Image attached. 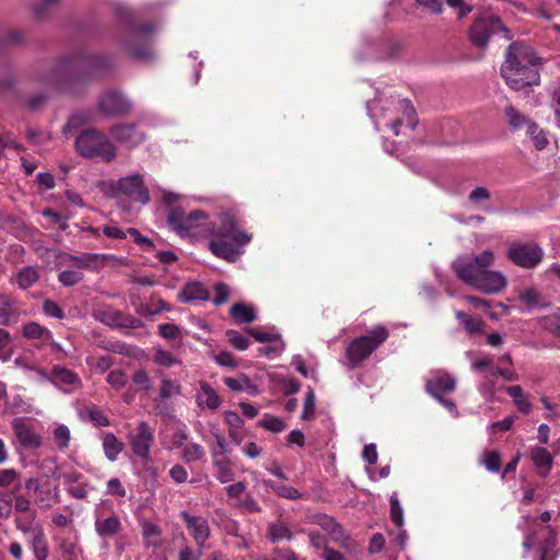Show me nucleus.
<instances>
[{
    "instance_id": "34",
    "label": "nucleus",
    "mask_w": 560,
    "mask_h": 560,
    "mask_svg": "<svg viewBox=\"0 0 560 560\" xmlns=\"http://www.w3.org/2000/svg\"><path fill=\"white\" fill-rule=\"evenodd\" d=\"M212 463L217 469V479L221 483H228L233 480V464L229 457L212 459Z\"/></svg>"
},
{
    "instance_id": "8",
    "label": "nucleus",
    "mask_w": 560,
    "mask_h": 560,
    "mask_svg": "<svg viewBox=\"0 0 560 560\" xmlns=\"http://www.w3.org/2000/svg\"><path fill=\"white\" fill-rule=\"evenodd\" d=\"M557 545V530L550 526L533 521L528 532L524 536L523 548L524 557L534 548L536 549H553Z\"/></svg>"
},
{
    "instance_id": "45",
    "label": "nucleus",
    "mask_w": 560,
    "mask_h": 560,
    "mask_svg": "<svg viewBox=\"0 0 560 560\" xmlns=\"http://www.w3.org/2000/svg\"><path fill=\"white\" fill-rule=\"evenodd\" d=\"M258 425L272 433H279L285 428L283 420L271 415H265Z\"/></svg>"
},
{
    "instance_id": "21",
    "label": "nucleus",
    "mask_w": 560,
    "mask_h": 560,
    "mask_svg": "<svg viewBox=\"0 0 560 560\" xmlns=\"http://www.w3.org/2000/svg\"><path fill=\"white\" fill-rule=\"evenodd\" d=\"M94 529L102 539H114L120 535L124 526L119 516L112 513L106 517H96Z\"/></svg>"
},
{
    "instance_id": "1",
    "label": "nucleus",
    "mask_w": 560,
    "mask_h": 560,
    "mask_svg": "<svg viewBox=\"0 0 560 560\" xmlns=\"http://www.w3.org/2000/svg\"><path fill=\"white\" fill-rule=\"evenodd\" d=\"M541 66V58L530 46L514 42L505 51L501 74L512 90L526 91L540 83Z\"/></svg>"
},
{
    "instance_id": "4",
    "label": "nucleus",
    "mask_w": 560,
    "mask_h": 560,
    "mask_svg": "<svg viewBox=\"0 0 560 560\" xmlns=\"http://www.w3.org/2000/svg\"><path fill=\"white\" fill-rule=\"evenodd\" d=\"M77 152L84 158H100L110 162L117 156L116 145L101 131L94 128L83 130L75 140Z\"/></svg>"
},
{
    "instance_id": "48",
    "label": "nucleus",
    "mask_w": 560,
    "mask_h": 560,
    "mask_svg": "<svg viewBox=\"0 0 560 560\" xmlns=\"http://www.w3.org/2000/svg\"><path fill=\"white\" fill-rule=\"evenodd\" d=\"M15 527L24 535L28 537L35 529L42 528L39 524L34 523V516L32 517H16L14 520Z\"/></svg>"
},
{
    "instance_id": "57",
    "label": "nucleus",
    "mask_w": 560,
    "mask_h": 560,
    "mask_svg": "<svg viewBox=\"0 0 560 560\" xmlns=\"http://www.w3.org/2000/svg\"><path fill=\"white\" fill-rule=\"evenodd\" d=\"M226 337L230 343L237 350H246L249 346L248 339L235 330H228Z\"/></svg>"
},
{
    "instance_id": "46",
    "label": "nucleus",
    "mask_w": 560,
    "mask_h": 560,
    "mask_svg": "<svg viewBox=\"0 0 560 560\" xmlns=\"http://www.w3.org/2000/svg\"><path fill=\"white\" fill-rule=\"evenodd\" d=\"M182 394V386L172 380L163 378L161 381L160 387V397L162 399H168L173 396H178Z\"/></svg>"
},
{
    "instance_id": "12",
    "label": "nucleus",
    "mask_w": 560,
    "mask_h": 560,
    "mask_svg": "<svg viewBox=\"0 0 560 560\" xmlns=\"http://www.w3.org/2000/svg\"><path fill=\"white\" fill-rule=\"evenodd\" d=\"M128 55L137 61L148 62L154 58V51L150 44V33L139 30L131 32L124 43Z\"/></svg>"
},
{
    "instance_id": "61",
    "label": "nucleus",
    "mask_w": 560,
    "mask_h": 560,
    "mask_svg": "<svg viewBox=\"0 0 560 560\" xmlns=\"http://www.w3.org/2000/svg\"><path fill=\"white\" fill-rule=\"evenodd\" d=\"M43 311L47 316H50V317H54L57 319H62L65 317V312L62 311V308L56 302H54L51 300L44 301Z\"/></svg>"
},
{
    "instance_id": "63",
    "label": "nucleus",
    "mask_w": 560,
    "mask_h": 560,
    "mask_svg": "<svg viewBox=\"0 0 560 560\" xmlns=\"http://www.w3.org/2000/svg\"><path fill=\"white\" fill-rule=\"evenodd\" d=\"M229 296H230V289L226 284H224V283L215 284L214 298H213L214 305L219 306V305L224 304L229 300Z\"/></svg>"
},
{
    "instance_id": "41",
    "label": "nucleus",
    "mask_w": 560,
    "mask_h": 560,
    "mask_svg": "<svg viewBox=\"0 0 560 560\" xmlns=\"http://www.w3.org/2000/svg\"><path fill=\"white\" fill-rule=\"evenodd\" d=\"M52 438L57 448L63 451L69 447L71 440L70 429L65 424H58L52 431Z\"/></svg>"
},
{
    "instance_id": "14",
    "label": "nucleus",
    "mask_w": 560,
    "mask_h": 560,
    "mask_svg": "<svg viewBox=\"0 0 560 560\" xmlns=\"http://www.w3.org/2000/svg\"><path fill=\"white\" fill-rule=\"evenodd\" d=\"M128 440L133 454L142 460L149 462L150 450L154 442V435L149 424L141 421L137 427L136 433L129 434Z\"/></svg>"
},
{
    "instance_id": "9",
    "label": "nucleus",
    "mask_w": 560,
    "mask_h": 560,
    "mask_svg": "<svg viewBox=\"0 0 560 560\" xmlns=\"http://www.w3.org/2000/svg\"><path fill=\"white\" fill-rule=\"evenodd\" d=\"M208 214L202 210L185 213L182 208H173L167 215L170 226L179 235H187L191 230L205 224Z\"/></svg>"
},
{
    "instance_id": "15",
    "label": "nucleus",
    "mask_w": 560,
    "mask_h": 560,
    "mask_svg": "<svg viewBox=\"0 0 560 560\" xmlns=\"http://www.w3.org/2000/svg\"><path fill=\"white\" fill-rule=\"evenodd\" d=\"M113 139L119 144L132 149L145 140V133L136 124H116L108 130Z\"/></svg>"
},
{
    "instance_id": "18",
    "label": "nucleus",
    "mask_w": 560,
    "mask_h": 560,
    "mask_svg": "<svg viewBox=\"0 0 560 560\" xmlns=\"http://www.w3.org/2000/svg\"><path fill=\"white\" fill-rule=\"evenodd\" d=\"M130 103L118 92L104 93L98 100V109L106 116H120L130 110Z\"/></svg>"
},
{
    "instance_id": "43",
    "label": "nucleus",
    "mask_w": 560,
    "mask_h": 560,
    "mask_svg": "<svg viewBox=\"0 0 560 560\" xmlns=\"http://www.w3.org/2000/svg\"><path fill=\"white\" fill-rule=\"evenodd\" d=\"M91 120V115L86 112H78L72 114L66 125L62 127V132L68 135L70 131L78 129Z\"/></svg>"
},
{
    "instance_id": "3",
    "label": "nucleus",
    "mask_w": 560,
    "mask_h": 560,
    "mask_svg": "<svg viewBox=\"0 0 560 560\" xmlns=\"http://www.w3.org/2000/svg\"><path fill=\"white\" fill-rule=\"evenodd\" d=\"M389 336L385 326L373 327L368 335L360 336L352 340L345 351V365L349 370L357 369L366 360Z\"/></svg>"
},
{
    "instance_id": "37",
    "label": "nucleus",
    "mask_w": 560,
    "mask_h": 560,
    "mask_svg": "<svg viewBox=\"0 0 560 560\" xmlns=\"http://www.w3.org/2000/svg\"><path fill=\"white\" fill-rule=\"evenodd\" d=\"M505 116L508 118V121L512 129H521L523 127H526V130L528 129V126L530 124H534L530 121L526 116L521 114L516 108L513 106H506L505 107Z\"/></svg>"
},
{
    "instance_id": "35",
    "label": "nucleus",
    "mask_w": 560,
    "mask_h": 560,
    "mask_svg": "<svg viewBox=\"0 0 560 560\" xmlns=\"http://www.w3.org/2000/svg\"><path fill=\"white\" fill-rule=\"evenodd\" d=\"M456 318L463 324L466 331L469 334H480L483 330V320L479 317H472L465 312L457 311Z\"/></svg>"
},
{
    "instance_id": "55",
    "label": "nucleus",
    "mask_w": 560,
    "mask_h": 560,
    "mask_svg": "<svg viewBox=\"0 0 560 560\" xmlns=\"http://www.w3.org/2000/svg\"><path fill=\"white\" fill-rule=\"evenodd\" d=\"M314 412H315V394H314V390L310 388L305 395V399H304V404H303V412H302L301 418L303 420H310L314 417Z\"/></svg>"
},
{
    "instance_id": "30",
    "label": "nucleus",
    "mask_w": 560,
    "mask_h": 560,
    "mask_svg": "<svg viewBox=\"0 0 560 560\" xmlns=\"http://www.w3.org/2000/svg\"><path fill=\"white\" fill-rule=\"evenodd\" d=\"M267 535L272 542L281 540L290 541L293 539V533L290 526L282 521L270 523L267 527Z\"/></svg>"
},
{
    "instance_id": "25",
    "label": "nucleus",
    "mask_w": 560,
    "mask_h": 560,
    "mask_svg": "<svg viewBox=\"0 0 560 560\" xmlns=\"http://www.w3.org/2000/svg\"><path fill=\"white\" fill-rule=\"evenodd\" d=\"M26 541L31 546L36 560H47L48 545L43 527L35 529V532L26 537Z\"/></svg>"
},
{
    "instance_id": "6",
    "label": "nucleus",
    "mask_w": 560,
    "mask_h": 560,
    "mask_svg": "<svg viewBox=\"0 0 560 560\" xmlns=\"http://www.w3.org/2000/svg\"><path fill=\"white\" fill-rule=\"evenodd\" d=\"M494 260V253L487 249L477 255L458 256L452 262V269L460 281L472 287L482 272L493 266Z\"/></svg>"
},
{
    "instance_id": "17",
    "label": "nucleus",
    "mask_w": 560,
    "mask_h": 560,
    "mask_svg": "<svg viewBox=\"0 0 560 560\" xmlns=\"http://www.w3.org/2000/svg\"><path fill=\"white\" fill-rule=\"evenodd\" d=\"M506 285L508 279L501 271L487 268L471 288L483 294H498Z\"/></svg>"
},
{
    "instance_id": "31",
    "label": "nucleus",
    "mask_w": 560,
    "mask_h": 560,
    "mask_svg": "<svg viewBox=\"0 0 560 560\" xmlns=\"http://www.w3.org/2000/svg\"><path fill=\"white\" fill-rule=\"evenodd\" d=\"M36 505L40 509H50L54 503L58 502V489L45 482V487L40 489L34 497Z\"/></svg>"
},
{
    "instance_id": "36",
    "label": "nucleus",
    "mask_w": 560,
    "mask_h": 560,
    "mask_svg": "<svg viewBox=\"0 0 560 560\" xmlns=\"http://www.w3.org/2000/svg\"><path fill=\"white\" fill-rule=\"evenodd\" d=\"M205 456H206L205 448L202 447V445H200L196 442L187 443L183 447L182 455H180L182 459L187 464L199 462V460L203 459Z\"/></svg>"
},
{
    "instance_id": "13",
    "label": "nucleus",
    "mask_w": 560,
    "mask_h": 560,
    "mask_svg": "<svg viewBox=\"0 0 560 560\" xmlns=\"http://www.w3.org/2000/svg\"><path fill=\"white\" fill-rule=\"evenodd\" d=\"M179 517L183 520L186 529L195 540L197 547L203 549L211 535L208 518L202 515L194 514L187 510L182 511L179 513Z\"/></svg>"
},
{
    "instance_id": "32",
    "label": "nucleus",
    "mask_w": 560,
    "mask_h": 560,
    "mask_svg": "<svg viewBox=\"0 0 560 560\" xmlns=\"http://www.w3.org/2000/svg\"><path fill=\"white\" fill-rule=\"evenodd\" d=\"M38 279V270L33 266H25L15 275L16 284L22 290L31 288Z\"/></svg>"
},
{
    "instance_id": "38",
    "label": "nucleus",
    "mask_w": 560,
    "mask_h": 560,
    "mask_svg": "<svg viewBox=\"0 0 560 560\" xmlns=\"http://www.w3.org/2000/svg\"><path fill=\"white\" fill-rule=\"evenodd\" d=\"M508 394L513 398L518 410L523 413H528L532 410V405L523 393L520 385L510 386L506 388Z\"/></svg>"
},
{
    "instance_id": "40",
    "label": "nucleus",
    "mask_w": 560,
    "mask_h": 560,
    "mask_svg": "<svg viewBox=\"0 0 560 560\" xmlns=\"http://www.w3.org/2000/svg\"><path fill=\"white\" fill-rule=\"evenodd\" d=\"M481 465L486 467V469L490 472H499L501 469V455L497 451H485L482 453Z\"/></svg>"
},
{
    "instance_id": "24",
    "label": "nucleus",
    "mask_w": 560,
    "mask_h": 560,
    "mask_svg": "<svg viewBox=\"0 0 560 560\" xmlns=\"http://www.w3.org/2000/svg\"><path fill=\"white\" fill-rule=\"evenodd\" d=\"M38 373L43 378L52 382L54 384H66V385H80V377L71 370L56 365L51 370V376H48L44 370H39Z\"/></svg>"
},
{
    "instance_id": "22",
    "label": "nucleus",
    "mask_w": 560,
    "mask_h": 560,
    "mask_svg": "<svg viewBox=\"0 0 560 560\" xmlns=\"http://www.w3.org/2000/svg\"><path fill=\"white\" fill-rule=\"evenodd\" d=\"M196 404L201 409L217 410L222 404L217 390L206 381L199 382V389L196 394Z\"/></svg>"
},
{
    "instance_id": "28",
    "label": "nucleus",
    "mask_w": 560,
    "mask_h": 560,
    "mask_svg": "<svg viewBox=\"0 0 560 560\" xmlns=\"http://www.w3.org/2000/svg\"><path fill=\"white\" fill-rule=\"evenodd\" d=\"M103 451L107 460L114 463L124 451L125 444L114 433H105L103 436Z\"/></svg>"
},
{
    "instance_id": "53",
    "label": "nucleus",
    "mask_w": 560,
    "mask_h": 560,
    "mask_svg": "<svg viewBox=\"0 0 560 560\" xmlns=\"http://www.w3.org/2000/svg\"><path fill=\"white\" fill-rule=\"evenodd\" d=\"M224 384L233 392H243L250 387V381L246 375L240 377H225Z\"/></svg>"
},
{
    "instance_id": "49",
    "label": "nucleus",
    "mask_w": 560,
    "mask_h": 560,
    "mask_svg": "<svg viewBox=\"0 0 560 560\" xmlns=\"http://www.w3.org/2000/svg\"><path fill=\"white\" fill-rule=\"evenodd\" d=\"M120 316L121 312L108 308L100 311L96 318L108 326L119 327Z\"/></svg>"
},
{
    "instance_id": "23",
    "label": "nucleus",
    "mask_w": 560,
    "mask_h": 560,
    "mask_svg": "<svg viewBox=\"0 0 560 560\" xmlns=\"http://www.w3.org/2000/svg\"><path fill=\"white\" fill-rule=\"evenodd\" d=\"M209 291L200 282H189L178 293V300L182 303H192L197 301L209 300Z\"/></svg>"
},
{
    "instance_id": "44",
    "label": "nucleus",
    "mask_w": 560,
    "mask_h": 560,
    "mask_svg": "<svg viewBox=\"0 0 560 560\" xmlns=\"http://www.w3.org/2000/svg\"><path fill=\"white\" fill-rule=\"evenodd\" d=\"M518 299L528 308H535L540 305L541 295L540 292L535 288L525 289L520 293Z\"/></svg>"
},
{
    "instance_id": "11",
    "label": "nucleus",
    "mask_w": 560,
    "mask_h": 560,
    "mask_svg": "<svg viewBox=\"0 0 560 560\" xmlns=\"http://www.w3.org/2000/svg\"><path fill=\"white\" fill-rule=\"evenodd\" d=\"M113 188L119 195H125L133 201L147 205L150 201L149 190L144 185L143 176L139 173L119 178Z\"/></svg>"
},
{
    "instance_id": "27",
    "label": "nucleus",
    "mask_w": 560,
    "mask_h": 560,
    "mask_svg": "<svg viewBox=\"0 0 560 560\" xmlns=\"http://www.w3.org/2000/svg\"><path fill=\"white\" fill-rule=\"evenodd\" d=\"M530 457L539 475L547 476L552 467L551 454L546 448L536 446L530 450Z\"/></svg>"
},
{
    "instance_id": "56",
    "label": "nucleus",
    "mask_w": 560,
    "mask_h": 560,
    "mask_svg": "<svg viewBox=\"0 0 560 560\" xmlns=\"http://www.w3.org/2000/svg\"><path fill=\"white\" fill-rule=\"evenodd\" d=\"M59 281L66 287H72L83 279V275L77 270H65L58 276Z\"/></svg>"
},
{
    "instance_id": "7",
    "label": "nucleus",
    "mask_w": 560,
    "mask_h": 560,
    "mask_svg": "<svg viewBox=\"0 0 560 560\" xmlns=\"http://www.w3.org/2000/svg\"><path fill=\"white\" fill-rule=\"evenodd\" d=\"M508 259L523 269H535L545 257L542 247L536 242H512L506 249Z\"/></svg>"
},
{
    "instance_id": "59",
    "label": "nucleus",
    "mask_w": 560,
    "mask_h": 560,
    "mask_svg": "<svg viewBox=\"0 0 560 560\" xmlns=\"http://www.w3.org/2000/svg\"><path fill=\"white\" fill-rule=\"evenodd\" d=\"M106 381L112 387L120 389L127 384V375L121 370H113L108 373Z\"/></svg>"
},
{
    "instance_id": "10",
    "label": "nucleus",
    "mask_w": 560,
    "mask_h": 560,
    "mask_svg": "<svg viewBox=\"0 0 560 560\" xmlns=\"http://www.w3.org/2000/svg\"><path fill=\"white\" fill-rule=\"evenodd\" d=\"M307 524L318 525L335 542H339L346 549H354L355 541L351 540L342 526L330 515L325 513H311L305 517Z\"/></svg>"
},
{
    "instance_id": "26",
    "label": "nucleus",
    "mask_w": 560,
    "mask_h": 560,
    "mask_svg": "<svg viewBox=\"0 0 560 560\" xmlns=\"http://www.w3.org/2000/svg\"><path fill=\"white\" fill-rule=\"evenodd\" d=\"M22 331L23 336L27 339H42L45 342H49L55 349H60V346L52 340L50 330L36 322L25 324Z\"/></svg>"
},
{
    "instance_id": "60",
    "label": "nucleus",
    "mask_w": 560,
    "mask_h": 560,
    "mask_svg": "<svg viewBox=\"0 0 560 560\" xmlns=\"http://www.w3.org/2000/svg\"><path fill=\"white\" fill-rule=\"evenodd\" d=\"M106 493L116 498H125L127 491L118 478H110L106 485Z\"/></svg>"
},
{
    "instance_id": "16",
    "label": "nucleus",
    "mask_w": 560,
    "mask_h": 560,
    "mask_svg": "<svg viewBox=\"0 0 560 560\" xmlns=\"http://www.w3.org/2000/svg\"><path fill=\"white\" fill-rule=\"evenodd\" d=\"M107 261H122L113 255L84 253L82 255H66L65 262L72 267L86 269L91 271H100Z\"/></svg>"
},
{
    "instance_id": "19",
    "label": "nucleus",
    "mask_w": 560,
    "mask_h": 560,
    "mask_svg": "<svg viewBox=\"0 0 560 560\" xmlns=\"http://www.w3.org/2000/svg\"><path fill=\"white\" fill-rule=\"evenodd\" d=\"M12 430L22 447L26 450H35L42 445L40 436L35 432L33 427L25 419H13Z\"/></svg>"
},
{
    "instance_id": "42",
    "label": "nucleus",
    "mask_w": 560,
    "mask_h": 560,
    "mask_svg": "<svg viewBox=\"0 0 560 560\" xmlns=\"http://www.w3.org/2000/svg\"><path fill=\"white\" fill-rule=\"evenodd\" d=\"M212 434L215 440V444L210 445V453L212 459H220L226 457L225 455L230 453L231 450L225 438L218 432H213Z\"/></svg>"
},
{
    "instance_id": "51",
    "label": "nucleus",
    "mask_w": 560,
    "mask_h": 560,
    "mask_svg": "<svg viewBox=\"0 0 560 560\" xmlns=\"http://www.w3.org/2000/svg\"><path fill=\"white\" fill-rule=\"evenodd\" d=\"M183 540L184 545L178 550V560H200L202 549L198 547V550H194L185 537H183Z\"/></svg>"
},
{
    "instance_id": "2",
    "label": "nucleus",
    "mask_w": 560,
    "mask_h": 560,
    "mask_svg": "<svg viewBox=\"0 0 560 560\" xmlns=\"http://www.w3.org/2000/svg\"><path fill=\"white\" fill-rule=\"evenodd\" d=\"M209 249L217 257L234 262L243 254V247L252 241V234L237 228L233 215L224 213L219 218V226L211 230Z\"/></svg>"
},
{
    "instance_id": "52",
    "label": "nucleus",
    "mask_w": 560,
    "mask_h": 560,
    "mask_svg": "<svg viewBox=\"0 0 560 560\" xmlns=\"http://www.w3.org/2000/svg\"><path fill=\"white\" fill-rule=\"evenodd\" d=\"M18 311L9 299H4L0 305V325H9L13 317H16Z\"/></svg>"
},
{
    "instance_id": "47",
    "label": "nucleus",
    "mask_w": 560,
    "mask_h": 560,
    "mask_svg": "<svg viewBox=\"0 0 560 560\" xmlns=\"http://www.w3.org/2000/svg\"><path fill=\"white\" fill-rule=\"evenodd\" d=\"M526 132L532 137L534 145L538 150H542L548 144V139L545 136V132L534 122L528 126Z\"/></svg>"
},
{
    "instance_id": "33",
    "label": "nucleus",
    "mask_w": 560,
    "mask_h": 560,
    "mask_svg": "<svg viewBox=\"0 0 560 560\" xmlns=\"http://www.w3.org/2000/svg\"><path fill=\"white\" fill-rule=\"evenodd\" d=\"M231 316L238 324H248L256 319L254 308L247 306L244 303H235L230 310Z\"/></svg>"
},
{
    "instance_id": "5",
    "label": "nucleus",
    "mask_w": 560,
    "mask_h": 560,
    "mask_svg": "<svg viewBox=\"0 0 560 560\" xmlns=\"http://www.w3.org/2000/svg\"><path fill=\"white\" fill-rule=\"evenodd\" d=\"M503 33L505 39H511L512 35L495 14L483 11L475 15L468 30V39L470 44L478 49H486L491 36L495 33Z\"/></svg>"
},
{
    "instance_id": "39",
    "label": "nucleus",
    "mask_w": 560,
    "mask_h": 560,
    "mask_svg": "<svg viewBox=\"0 0 560 560\" xmlns=\"http://www.w3.org/2000/svg\"><path fill=\"white\" fill-rule=\"evenodd\" d=\"M264 485L272 489L278 495L289 500H296L300 499L302 495L298 489L291 486L278 485L271 480H265Z\"/></svg>"
},
{
    "instance_id": "62",
    "label": "nucleus",
    "mask_w": 560,
    "mask_h": 560,
    "mask_svg": "<svg viewBox=\"0 0 560 560\" xmlns=\"http://www.w3.org/2000/svg\"><path fill=\"white\" fill-rule=\"evenodd\" d=\"M132 381L136 385L145 392H149L152 388L151 378L144 370L136 371L132 376Z\"/></svg>"
},
{
    "instance_id": "29",
    "label": "nucleus",
    "mask_w": 560,
    "mask_h": 560,
    "mask_svg": "<svg viewBox=\"0 0 560 560\" xmlns=\"http://www.w3.org/2000/svg\"><path fill=\"white\" fill-rule=\"evenodd\" d=\"M140 526L144 538V546L159 547L162 542V530L160 526L149 521H142Z\"/></svg>"
},
{
    "instance_id": "20",
    "label": "nucleus",
    "mask_w": 560,
    "mask_h": 560,
    "mask_svg": "<svg viewBox=\"0 0 560 560\" xmlns=\"http://www.w3.org/2000/svg\"><path fill=\"white\" fill-rule=\"evenodd\" d=\"M456 380L445 371H436L425 381V390L434 398H440L444 394L454 392Z\"/></svg>"
},
{
    "instance_id": "58",
    "label": "nucleus",
    "mask_w": 560,
    "mask_h": 560,
    "mask_svg": "<svg viewBox=\"0 0 560 560\" xmlns=\"http://www.w3.org/2000/svg\"><path fill=\"white\" fill-rule=\"evenodd\" d=\"M153 360L156 364L164 366V368H170L177 363V360L174 358V355L171 352L162 350V349H156L154 351Z\"/></svg>"
},
{
    "instance_id": "54",
    "label": "nucleus",
    "mask_w": 560,
    "mask_h": 560,
    "mask_svg": "<svg viewBox=\"0 0 560 560\" xmlns=\"http://www.w3.org/2000/svg\"><path fill=\"white\" fill-rule=\"evenodd\" d=\"M13 511L12 495L5 491H0V518L8 520Z\"/></svg>"
},
{
    "instance_id": "64",
    "label": "nucleus",
    "mask_w": 560,
    "mask_h": 560,
    "mask_svg": "<svg viewBox=\"0 0 560 560\" xmlns=\"http://www.w3.org/2000/svg\"><path fill=\"white\" fill-rule=\"evenodd\" d=\"M89 419L95 424L100 427L109 425L108 418L103 413V411L97 407H92L88 412Z\"/></svg>"
},
{
    "instance_id": "50",
    "label": "nucleus",
    "mask_w": 560,
    "mask_h": 560,
    "mask_svg": "<svg viewBox=\"0 0 560 560\" xmlns=\"http://www.w3.org/2000/svg\"><path fill=\"white\" fill-rule=\"evenodd\" d=\"M389 503L390 518L395 523V525L400 528L404 525V511L396 494H393L390 497Z\"/></svg>"
}]
</instances>
